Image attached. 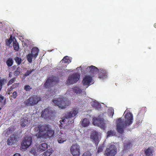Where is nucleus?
I'll list each match as a JSON object with an SVG mask.
<instances>
[{"instance_id": "44", "label": "nucleus", "mask_w": 156, "mask_h": 156, "mask_svg": "<svg viewBox=\"0 0 156 156\" xmlns=\"http://www.w3.org/2000/svg\"><path fill=\"white\" fill-rule=\"evenodd\" d=\"M82 156H91L89 152H85L83 153Z\"/></svg>"}, {"instance_id": "43", "label": "nucleus", "mask_w": 156, "mask_h": 156, "mask_svg": "<svg viewBox=\"0 0 156 156\" xmlns=\"http://www.w3.org/2000/svg\"><path fill=\"white\" fill-rule=\"evenodd\" d=\"M17 95V93L16 91H14L13 93L12 96L14 98H16Z\"/></svg>"}, {"instance_id": "30", "label": "nucleus", "mask_w": 156, "mask_h": 156, "mask_svg": "<svg viewBox=\"0 0 156 156\" xmlns=\"http://www.w3.org/2000/svg\"><path fill=\"white\" fill-rule=\"evenodd\" d=\"M74 92L76 94H80L82 92V90L79 87H74L73 88Z\"/></svg>"}, {"instance_id": "11", "label": "nucleus", "mask_w": 156, "mask_h": 156, "mask_svg": "<svg viewBox=\"0 0 156 156\" xmlns=\"http://www.w3.org/2000/svg\"><path fill=\"white\" fill-rule=\"evenodd\" d=\"M55 82L54 77H49L45 82L44 86L46 88H50L53 86Z\"/></svg>"}, {"instance_id": "19", "label": "nucleus", "mask_w": 156, "mask_h": 156, "mask_svg": "<svg viewBox=\"0 0 156 156\" xmlns=\"http://www.w3.org/2000/svg\"><path fill=\"white\" fill-rule=\"evenodd\" d=\"M48 144L45 143H43L40 144L37 147V150L41 152L45 151L48 149Z\"/></svg>"}, {"instance_id": "16", "label": "nucleus", "mask_w": 156, "mask_h": 156, "mask_svg": "<svg viewBox=\"0 0 156 156\" xmlns=\"http://www.w3.org/2000/svg\"><path fill=\"white\" fill-rule=\"evenodd\" d=\"M92 80V77L89 76H86L82 81V83L84 86L90 85V83Z\"/></svg>"}, {"instance_id": "25", "label": "nucleus", "mask_w": 156, "mask_h": 156, "mask_svg": "<svg viewBox=\"0 0 156 156\" xmlns=\"http://www.w3.org/2000/svg\"><path fill=\"white\" fill-rule=\"evenodd\" d=\"M92 106L96 109H98L101 108V104L97 102L93 101L91 103Z\"/></svg>"}, {"instance_id": "17", "label": "nucleus", "mask_w": 156, "mask_h": 156, "mask_svg": "<svg viewBox=\"0 0 156 156\" xmlns=\"http://www.w3.org/2000/svg\"><path fill=\"white\" fill-rule=\"evenodd\" d=\"M145 156H153L154 150L152 147H148L144 151Z\"/></svg>"}, {"instance_id": "34", "label": "nucleus", "mask_w": 156, "mask_h": 156, "mask_svg": "<svg viewBox=\"0 0 156 156\" xmlns=\"http://www.w3.org/2000/svg\"><path fill=\"white\" fill-rule=\"evenodd\" d=\"M62 61L63 62L64 61V63L68 64L69 63L71 62V60L67 56L64 57L62 60Z\"/></svg>"}, {"instance_id": "48", "label": "nucleus", "mask_w": 156, "mask_h": 156, "mask_svg": "<svg viewBox=\"0 0 156 156\" xmlns=\"http://www.w3.org/2000/svg\"><path fill=\"white\" fill-rule=\"evenodd\" d=\"M14 88H13V86L12 85V86H11L10 87V90H12Z\"/></svg>"}, {"instance_id": "53", "label": "nucleus", "mask_w": 156, "mask_h": 156, "mask_svg": "<svg viewBox=\"0 0 156 156\" xmlns=\"http://www.w3.org/2000/svg\"><path fill=\"white\" fill-rule=\"evenodd\" d=\"M63 121H64V120H60V122L61 123V121H62V122H63Z\"/></svg>"}, {"instance_id": "20", "label": "nucleus", "mask_w": 156, "mask_h": 156, "mask_svg": "<svg viewBox=\"0 0 156 156\" xmlns=\"http://www.w3.org/2000/svg\"><path fill=\"white\" fill-rule=\"evenodd\" d=\"M39 50L37 47H34L32 48L31 51L32 54L33 55L34 58H36L38 55Z\"/></svg>"}, {"instance_id": "24", "label": "nucleus", "mask_w": 156, "mask_h": 156, "mask_svg": "<svg viewBox=\"0 0 156 156\" xmlns=\"http://www.w3.org/2000/svg\"><path fill=\"white\" fill-rule=\"evenodd\" d=\"M14 61L12 58H9L7 60L6 63L8 67H11L13 64Z\"/></svg>"}, {"instance_id": "4", "label": "nucleus", "mask_w": 156, "mask_h": 156, "mask_svg": "<svg viewBox=\"0 0 156 156\" xmlns=\"http://www.w3.org/2000/svg\"><path fill=\"white\" fill-rule=\"evenodd\" d=\"M117 148L114 144H111L107 147L104 153L105 156H115L117 153Z\"/></svg>"}, {"instance_id": "40", "label": "nucleus", "mask_w": 156, "mask_h": 156, "mask_svg": "<svg viewBox=\"0 0 156 156\" xmlns=\"http://www.w3.org/2000/svg\"><path fill=\"white\" fill-rule=\"evenodd\" d=\"M32 89V88L29 85H25L24 87V90L27 91H30Z\"/></svg>"}, {"instance_id": "42", "label": "nucleus", "mask_w": 156, "mask_h": 156, "mask_svg": "<svg viewBox=\"0 0 156 156\" xmlns=\"http://www.w3.org/2000/svg\"><path fill=\"white\" fill-rule=\"evenodd\" d=\"M16 79V78H13L10 80L8 83L7 85L9 86V85L12 84V83H13L15 81Z\"/></svg>"}, {"instance_id": "54", "label": "nucleus", "mask_w": 156, "mask_h": 156, "mask_svg": "<svg viewBox=\"0 0 156 156\" xmlns=\"http://www.w3.org/2000/svg\"><path fill=\"white\" fill-rule=\"evenodd\" d=\"M2 109V108L0 107V110H1Z\"/></svg>"}, {"instance_id": "8", "label": "nucleus", "mask_w": 156, "mask_h": 156, "mask_svg": "<svg viewBox=\"0 0 156 156\" xmlns=\"http://www.w3.org/2000/svg\"><path fill=\"white\" fill-rule=\"evenodd\" d=\"M80 78V75L79 73H74L69 76L66 80V83L68 85H70L76 83Z\"/></svg>"}, {"instance_id": "50", "label": "nucleus", "mask_w": 156, "mask_h": 156, "mask_svg": "<svg viewBox=\"0 0 156 156\" xmlns=\"http://www.w3.org/2000/svg\"><path fill=\"white\" fill-rule=\"evenodd\" d=\"M154 27L155 28H156V23H155L154 24Z\"/></svg>"}, {"instance_id": "39", "label": "nucleus", "mask_w": 156, "mask_h": 156, "mask_svg": "<svg viewBox=\"0 0 156 156\" xmlns=\"http://www.w3.org/2000/svg\"><path fill=\"white\" fill-rule=\"evenodd\" d=\"M30 153L34 155V156H37V152L36 149L34 148H32L29 152Z\"/></svg>"}, {"instance_id": "14", "label": "nucleus", "mask_w": 156, "mask_h": 156, "mask_svg": "<svg viewBox=\"0 0 156 156\" xmlns=\"http://www.w3.org/2000/svg\"><path fill=\"white\" fill-rule=\"evenodd\" d=\"M86 71L93 74L97 73L99 72V70L98 68L93 66H91L87 67L86 69ZM92 76H93L94 75H92Z\"/></svg>"}, {"instance_id": "31", "label": "nucleus", "mask_w": 156, "mask_h": 156, "mask_svg": "<svg viewBox=\"0 0 156 156\" xmlns=\"http://www.w3.org/2000/svg\"><path fill=\"white\" fill-rule=\"evenodd\" d=\"M116 133L114 130H110L107 132V137L112 136L115 135Z\"/></svg>"}, {"instance_id": "6", "label": "nucleus", "mask_w": 156, "mask_h": 156, "mask_svg": "<svg viewBox=\"0 0 156 156\" xmlns=\"http://www.w3.org/2000/svg\"><path fill=\"white\" fill-rule=\"evenodd\" d=\"M93 123L94 125L99 126L103 129L105 128V123L104 122V119L99 116L93 118Z\"/></svg>"}, {"instance_id": "37", "label": "nucleus", "mask_w": 156, "mask_h": 156, "mask_svg": "<svg viewBox=\"0 0 156 156\" xmlns=\"http://www.w3.org/2000/svg\"><path fill=\"white\" fill-rule=\"evenodd\" d=\"M33 55L32 54H29L27 56V58L28 62L30 63H31L32 62V59L33 58Z\"/></svg>"}, {"instance_id": "49", "label": "nucleus", "mask_w": 156, "mask_h": 156, "mask_svg": "<svg viewBox=\"0 0 156 156\" xmlns=\"http://www.w3.org/2000/svg\"><path fill=\"white\" fill-rule=\"evenodd\" d=\"M140 113H138V114L137 115V118H139L140 116Z\"/></svg>"}, {"instance_id": "52", "label": "nucleus", "mask_w": 156, "mask_h": 156, "mask_svg": "<svg viewBox=\"0 0 156 156\" xmlns=\"http://www.w3.org/2000/svg\"><path fill=\"white\" fill-rule=\"evenodd\" d=\"M129 156H133V154H129Z\"/></svg>"}, {"instance_id": "46", "label": "nucleus", "mask_w": 156, "mask_h": 156, "mask_svg": "<svg viewBox=\"0 0 156 156\" xmlns=\"http://www.w3.org/2000/svg\"><path fill=\"white\" fill-rule=\"evenodd\" d=\"M16 67H17V66L16 65H14V66H13L12 67V70H15V69H16Z\"/></svg>"}, {"instance_id": "47", "label": "nucleus", "mask_w": 156, "mask_h": 156, "mask_svg": "<svg viewBox=\"0 0 156 156\" xmlns=\"http://www.w3.org/2000/svg\"><path fill=\"white\" fill-rule=\"evenodd\" d=\"M13 156H21V155L19 153H16L14 154L13 155Z\"/></svg>"}, {"instance_id": "28", "label": "nucleus", "mask_w": 156, "mask_h": 156, "mask_svg": "<svg viewBox=\"0 0 156 156\" xmlns=\"http://www.w3.org/2000/svg\"><path fill=\"white\" fill-rule=\"evenodd\" d=\"M0 103L2 106L5 105L6 103V99L1 95H0Z\"/></svg>"}, {"instance_id": "9", "label": "nucleus", "mask_w": 156, "mask_h": 156, "mask_svg": "<svg viewBox=\"0 0 156 156\" xmlns=\"http://www.w3.org/2000/svg\"><path fill=\"white\" fill-rule=\"evenodd\" d=\"M32 141L31 136L29 135L26 136L21 144V147L23 149H26L31 145Z\"/></svg>"}, {"instance_id": "29", "label": "nucleus", "mask_w": 156, "mask_h": 156, "mask_svg": "<svg viewBox=\"0 0 156 156\" xmlns=\"http://www.w3.org/2000/svg\"><path fill=\"white\" fill-rule=\"evenodd\" d=\"M132 147V144L130 142H128L127 143H125L123 146L124 150H127L130 148Z\"/></svg>"}, {"instance_id": "23", "label": "nucleus", "mask_w": 156, "mask_h": 156, "mask_svg": "<svg viewBox=\"0 0 156 156\" xmlns=\"http://www.w3.org/2000/svg\"><path fill=\"white\" fill-rule=\"evenodd\" d=\"M16 141L15 136L14 135H11L7 140V144L10 145L12 144L13 143Z\"/></svg>"}, {"instance_id": "22", "label": "nucleus", "mask_w": 156, "mask_h": 156, "mask_svg": "<svg viewBox=\"0 0 156 156\" xmlns=\"http://www.w3.org/2000/svg\"><path fill=\"white\" fill-rule=\"evenodd\" d=\"M28 119L27 118H22L21 119L20 123L22 127H24L27 126L28 124Z\"/></svg>"}, {"instance_id": "5", "label": "nucleus", "mask_w": 156, "mask_h": 156, "mask_svg": "<svg viewBox=\"0 0 156 156\" xmlns=\"http://www.w3.org/2000/svg\"><path fill=\"white\" fill-rule=\"evenodd\" d=\"M55 105H57L61 108H64L67 105L68 101L66 99L64 98H59L57 100L54 99L52 101Z\"/></svg>"}, {"instance_id": "18", "label": "nucleus", "mask_w": 156, "mask_h": 156, "mask_svg": "<svg viewBox=\"0 0 156 156\" xmlns=\"http://www.w3.org/2000/svg\"><path fill=\"white\" fill-rule=\"evenodd\" d=\"M107 76V72L106 70L103 69H101L99 74V78L100 79H104Z\"/></svg>"}, {"instance_id": "3", "label": "nucleus", "mask_w": 156, "mask_h": 156, "mask_svg": "<svg viewBox=\"0 0 156 156\" xmlns=\"http://www.w3.org/2000/svg\"><path fill=\"white\" fill-rule=\"evenodd\" d=\"M41 97L38 95H33L24 102L26 105L34 106L42 100Z\"/></svg>"}, {"instance_id": "15", "label": "nucleus", "mask_w": 156, "mask_h": 156, "mask_svg": "<svg viewBox=\"0 0 156 156\" xmlns=\"http://www.w3.org/2000/svg\"><path fill=\"white\" fill-rule=\"evenodd\" d=\"M67 140V136L65 133H63L61 132H60L58 136V141L59 143H62L66 141Z\"/></svg>"}, {"instance_id": "10", "label": "nucleus", "mask_w": 156, "mask_h": 156, "mask_svg": "<svg viewBox=\"0 0 156 156\" xmlns=\"http://www.w3.org/2000/svg\"><path fill=\"white\" fill-rule=\"evenodd\" d=\"M70 151L73 156H80V146L77 144H73L70 147Z\"/></svg>"}, {"instance_id": "12", "label": "nucleus", "mask_w": 156, "mask_h": 156, "mask_svg": "<svg viewBox=\"0 0 156 156\" xmlns=\"http://www.w3.org/2000/svg\"><path fill=\"white\" fill-rule=\"evenodd\" d=\"M98 133L96 132H93L91 135V138L93 140L96 146H97L100 140L98 138Z\"/></svg>"}, {"instance_id": "38", "label": "nucleus", "mask_w": 156, "mask_h": 156, "mask_svg": "<svg viewBox=\"0 0 156 156\" xmlns=\"http://www.w3.org/2000/svg\"><path fill=\"white\" fill-rule=\"evenodd\" d=\"M104 145L103 144L100 145L98 148L97 153H99L102 151H103Z\"/></svg>"}, {"instance_id": "27", "label": "nucleus", "mask_w": 156, "mask_h": 156, "mask_svg": "<svg viewBox=\"0 0 156 156\" xmlns=\"http://www.w3.org/2000/svg\"><path fill=\"white\" fill-rule=\"evenodd\" d=\"M21 69L20 66L18 67L13 72V74L15 76H18L21 72Z\"/></svg>"}, {"instance_id": "32", "label": "nucleus", "mask_w": 156, "mask_h": 156, "mask_svg": "<svg viewBox=\"0 0 156 156\" xmlns=\"http://www.w3.org/2000/svg\"><path fill=\"white\" fill-rule=\"evenodd\" d=\"M52 148L49 149L44 152L43 154L44 156H49L52 154Z\"/></svg>"}, {"instance_id": "35", "label": "nucleus", "mask_w": 156, "mask_h": 156, "mask_svg": "<svg viewBox=\"0 0 156 156\" xmlns=\"http://www.w3.org/2000/svg\"><path fill=\"white\" fill-rule=\"evenodd\" d=\"M34 71V69H33L29 71L27 70V72L24 74L23 75V78L24 79H25L27 76H29Z\"/></svg>"}, {"instance_id": "41", "label": "nucleus", "mask_w": 156, "mask_h": 156, "mask_svg": "<svg viewBox=\"0 0 156 156\" xmlns=\"http://www.w3.org/2000/svg\"><path fill=\"white\" fill-rule=\"evenodd\" d=\"M12 130L11 129H8L7 130L6 132L5 133V136H7L10 134L12 132Z\"/></svg>"}, {"instance_id": "13", "label": "nucleus", "mask_w": 156, "mask_h": 156, "mask_svg": "<svg viewBox=\"0 0 156 156\" xmlns=\"http://www.w3.org/2000/svg\"><path fill=\"white\" fill-rule=\"evenodd\" d=\"M78 112L77 108H73L72 111L66 113L65 115V117L66 119H69L74 117L77 114Z\"/></svg>"}, {"instance_id": "1", "label": "nucleus", "mask_w": 156, "mask_h": 156, "mask_svg": "<svg viewBox=\"0 0 156 156\" xmlns=\"http://www.w3.org/2000/svg\"><path fill=\"white\" fill-rule=\"evenodd\" d=\"M34 131L36 132L39 131L36 135L38 137L45 139L52 137L55 133L54 131L48 124L38 125L34 128Z\"/></svg>"}, {"instance_id": "33", "label": "nucleus", "mask_w": 156, "mask_h": 156, "mask_svg": "<svg viewBox=\"0 0 156 156\" xmlns=\"http://www.w3.org/2000/svg\"><path fill=\"white\" fill-rule=\"evenodd\" d=\"M14 59L16 62V63L18 65H20L21 64V63L22 62V60L21 58L19 57H17V56L15 57L14 58Z\"/></svg>"}, {"instance_id": "36", "label": "nucleus", "mask_w": 156, "mask_h": 156, "mask_svg": "<svg viewBox=\"0 0 156 156\" xmlns=\"http://www.w3.org/2000/svg\"><path fill=\"white\" fill-rule=\"evenodd\" d=\"M12 36H11L9 39H7L5 40L6 45L7 46H9L10 44L12 43Z\"/></svg>"}, {"instance_id": "7", "label": "nucleus", "mask_w": 156, "mask_h": 156, "mask_svg": "<svg viewBox=\"0 0 156 156\" xmlns=\"http://www.w3.org/2000/svg\"><path fill=\"white\" fill-rule=\"evenodd\" d=\"M55 112L51 111L50 108H47L42 112L41 116L46 119H51L53 117Z\"/></svg>"}, {"instance_id": "45", "label": "nucleus", "mask_w": 156, "mask_h": 156, "mask_svg": "<svg viewBox=\"0 0 156 156\" xmlns=\"http://www.w3.org/2000/svg\"><path fill=\"white\" fill-rule=\"evenodd\" d=\"M20 83H16L13 84L12 85L13 86V88H15L19 86Z\"/></svg>"}, {"instance_id": "51", "label": "nucleus", "mask_w": 156, "mask_h": 156, "mask_svg": "<svg viewBox=\"0 0 156 156\" xmlns=\"http://www.w3.org/2000/svg\"><path fill=\"white\" fill-rule=\"evenodd\" d=\"M12 76V75L10 74H9V77H11Z\"/></svg>"}, {"instance_id": "26", "label": "nucleus", "mask_w": 156, "mask_h": 156, "mask_svg": "<svg viewBox=\"0 0 156 156\" xmlns=\"http://www.w3.org/2000/svg\"><path fill=\"white\" fill-rule=\"evenodd\" d=\"M13 47L15 51H18L19 49V45L16 41H13Z\"/></svg>"}, {"instance_id": "2", "label": "nucleus", "mask_w": 156, "mask_h": 156, "mask_svg": "<svg viewBox=\"0 0 156 156\" xmlns=\"http://www.w3.org/2000/svg\"><path fill=\"white\" fill-rule=\"evenodd\" d=\"M125 122L122 120L121 118L118 119L116 125V130L117 132L120 133H124V129L127 126L131 125L133 120V116L132 113L127 112L125 116Z\"/></svg>"}, {"instance_id": "21", "label": "nucleus", "mask_w": 156, "mask_h": 156, "mask_svg": "<svg viewBox=\"0 0 156 156\" xmlns=\"http://www.w3.org/2000/svg\"><path fill=\"white\" fill-rule=\"evenodd\" d=\"M90 122L88 119H84L81 121V125L83 127H87L89 126Z\"/></svg>"}]
</instances>
